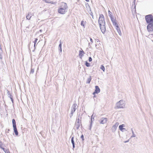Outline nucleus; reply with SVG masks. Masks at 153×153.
<instances>
[{
    "label": "nucleus",
    "mask_w": 153,
    "mask_h": 153,
    "mask_svg": "<svg viewBox=\"0 0 153 153\" xmlns=\"http://www.w3.org/2000/svg\"><path fill=\"white\" fill-rule=\"evenodd\" d=\"M99 24L102 32L104 33L106 31L105 23V18L103 14H101L98 20Z\"/></svg>",
    "instance_id": "nucleus-1"
},
{
    "label": "nucleus",
    "mask_w": 153,
    "mask_h": 153,
    "mask_svg": "<svg viewBox=\"0 0 153 153\" xmlns=\"http://www.w3.org/2000/svg\"><path fill=\"white\" fill-rule=\"evenodd\" d=\"M68 7L65 3H62L60 7L58 10V12L61 14H64L67 11Z\"/></svg>",
    "instance_id": "nucleus-2"
},
{
    "label": "nucleus",
    "mask_w": 153,
    "mask_h": 153,
    "mask_svg": "<svg viewBox=\"0 0 153 153\" xmlns=\"http://www.w3.org/2000/svg\"><path fill=\"white\" fill-rule=\"evenodd\" d=\"M145 19L147 24L153 23V16L152 14H149L146 15Z\"/></svg>",
    "instance_id": "nucleus-3"
},
{
    "label": "nucleus",
    "mask_w": 153,
    "mask_h": 153,
    "mask_svg": "<svg viewBox=\"0 0 153 153\" xmlns=\"http://www.w3.org/2000/svg\"><path fill=\"white\" fill-rule=\"evenodd\" d=\"M125 106L124 101L123 100H120L116 104V107L117 108H123Z\"/></svg>",
    "instance_id": "nucleus-4"
},
{
    "label": "nucleus",
    "mask_w": 153,
    "mask_h": 153,
    "mask_svg": "<svg viewBox=\"0 0 153 153\" xmlns=\"http://www.w3.org/2000/svg\"><path fill=\"white\" fill-rule=\"evenodd\" d=\"M77 108V104L76 103H74L72 105V110L70 114V117L72 116L73 113L75 111Z\"/></svg>",
    "instance_id": "nucleus-5"
},
{
    "label": "nucleus",
    "mask_w": 153,
    "mask_h": 153,
    "mask_svg": "<svg viewBox=\"0 0 153 153\" xmlns=\"http://www.w3.org/2000/svg\"><path fill=\"white\" fill-rule=\"evenodd\" d=\"M147 29L149 32H152L153 31V23L148 24L147 26Z\"/></svg>",
    "instance_id": "nucleus-6"
},
{
    "label": "nucleus",
    "mask_w": 153,
    "mask_h": 153,
    "mask_svg": "<svg viewBox=\"0 0 153 153\" xmlns=\"http://www.w3.org/2000/svg\"><path fill=\"white\" fill-rule=\"evenodd\" d=\"M108 119L105 117H102L99 120L100 123L101 124H104L106 123Z\"/></svg>",
    "instance_id": "nucleus-7"
},
{
    "label": "nucleus",
    "mask_w": 153,
    "mask_h": 153,
    "mask_svg": "<svg viewBox=\"0 0 153 153\" xmlns=\"http://www.w3.org/2000/svg\"><path fill=\"white\" fill-rule=\"evenodd\" d=\"M119 124V123L118 122H117L112 126L111 128V131L113 132H114L115 131Z\"/></svg>",
    "instance_id": "nucleus-8"
},
{
    "label": "nucleus",
    "mask_w": 153,
    "mask_h": 153,
    "mask_svg": "<svg viewBox=\"0 0 153 153\" xmlns=\"http://www.w3.org/2000/svg\"><path fill=\"white\" fill-rule=\"evenodd\" d=\"M95 89L94 92L93 93V94H98L100 92V89L98 86H95Z\"/></svg>",
    "instance_id": "nucleus-9"
},
{
    "label": "nucleus",
    "mask_w": 153,
    "mask_h": 153,
    "mask_svg": "<svg viewBox=\"0 0 153 153\" xmlns=\"http://www.w3.org/2000/svg\"><path fill=\"white\" fill-rule=\"evenodd\" d=\"M125 127L124 124H122L120 125L119 126V129L122 131H126V129L123 128V127Z\"/></svg>",
    "instance_id": "nucleus-10"
},
{
    "label": "nucleus",
    "mask_w": 153,
    "mask_h": 153,
    "mask_svg": "<svg viewBox=\"0 0 153 153\" xmlns=\"http://www.w3.org/2000/svg\"><path fill=\"white\" fill-rule=\"evenodd\" d=\"M81 125V123L76 122L75 123V127L77 129H79L80 125Z\"/></svg>",
    "instance_id": "nucleus-11"
},
{
    "label": "nucleus",
    "mask_w": 153,
    "mask_h": 153,
    "mask_svg": "<svg viewBox=\"0 0 153 153\" xmlns=\"http://www.w3.org/2000/svg\"><path fill=\"white\" fill-rule=\"evenodd\" d=\"M32 16V14L30 13L26 15V18L27 19L30 20Z\"/></svg>",
    "instance_id": "nucleus-12"
},
{
    "label": "nucleus",
    "mask_w": 153,
    "mask_h": 153,
    "mask_svg": "<svg viewBox=\"0 0 153 153\" xmlns=\"http://www.w3.org/2000/svg\"><path fill=\"white\" fill-rule=\"evenodd\" d=\"M14 132L16 135L17 136L18 135V132L16 127H13Z\"/></svg>",
    "instance_id": "nucleus-13"
},
{
    "label": "nucleus",
    "mask_w": 153,
    "mask_h": 153,
    "mask_svg": "<svg viewBox=\"0 0 153 153\" xmlns=\"http://www.w3.org/2000/svg\"><path fill=\"white\" fill-rule=\"evenodd\" d=\"M71 143H72V145H73V149H74L75 148V143H74V137H73L71 138Z\"/></svg>",
    "instance_id": "nucleus-14"
},
{
    "label": "nucleus",
    "mask_w": 153,
    "mask_h": 153,
    "mask_svg": "<svg viewBox=\"0 0 153 153\" xmlns=\"http://www.w3.org/2000/svg\"><path fill=\"white\" fill-rule=\"evenodd\" d=\"M116 30L118 32V33H119V35H121V33L120 30V27L119 26H117L116 27Z\"/></svg>",
    "instance_id": "nucleus-15"
},
{
    "label": "nucleus",
    "mask_w": 153,
    "mask_h": 153,
    "mask_svg": "<svg viewBox=\"0 0 153 153\" xmlns=\"http://www.w3.org/2000/svg\"><path fill=\"white\" fill-rule=\"evenodd\" d=\"M62 42H61V40L60 41V44L59 45V50L60 51V52H61L62 51Z\"/></svg>",
    "instance_id": "nucleus-16"
},
{
    "label": "nucleus",
    "mask_w": 153,
    "mask_h": 153,
    "mask_svg": "<svg viewBox=\"0 0 153 153\" xmlns=\"http://www.w3.org/2000/svg\"><path fill=\"white\" fill-rule=\"evenodd\" d=\"M86 22L85 21H84V20H82L81 22V25L82 26H83L84 28H85V25L86 24Z\"/></svg>",
    "instance_id": "nucleus-17"
},
{
    "label": "nucleus",
    "mask_w": 153,
    "mask_h": 153,
    "mask_svg": "<svg viewBox=\"0 0 153 153\" xmlns=\"http://www.w3.org/2000/svg\"><path fill=\"white\" fill-rule=\"evenodd\" d=\"M12 122L13 127H16V122L15 120L14 119H13L12 120Z\"/></svg>",
    "instance_id": "nucleus-18"
},
{
    "label": "nucleus",
    "mask_w": 153,
    "mask_h": 153,
    "mask_svg": "<svg viewBox=\"0 0 153 153\" xmlns=\"http://www.w3.org/2000/svg\"><path fill=\"white\" fill-rule=\"evenodd\" d=\"M91 79V76H90L87 79V81L86 82V83L87 84L90 83Z\"/></svg>",
    "instance_id": "nucleus-19"
},
{
    "label": "nucleus",
    "mask_w": 153,
    "mask_h": 153,
    "mask_svg": "<svg viewBox=\"0 0 153 153\" xmlns=\"http://www.w3.org/2000/svg\"><path fill=\"white\" fill-rule=\"evenodd\" d=\"M82 53H84L83 51L82 50V51H79V55L81 57L83 56V54Z\"/></svg>",
    "instance_id": "nucleus-20"
},
{
    "label": "nucleus",
    "mask_w": 153,
    "mask_h": 153,
    "mask_svg": "<svg viewBox=\"0 0 153 153\" xmlns=\"http://www.w3.org/2000/svg\"><path fill=\"white\" fill-rule=\"evenodd\" d=\"M9 97L10 98L11 100L13 103L14 102L13 99V96L11 94H10V96H9Z\"/></svg>",
    "instance_id": "nucleus-21"
},
{
    "label": "nucleus",
    "mask_w": 153,
    "mask_h": 153,
    "mask_svg": "<svg viewBox=\"0 0 153 153\" xmlns=\"http://www.w3.org/2000/svg\"><path fill=\"white\" fill-rule=\"evenodd\" d=\"M90 125L89 126V129L90 130H91V126H92V121L91 120V121L90 122Z\"/></svg>",
    "instance_id": "nucleus-22"
},
{
    "label": "nucleus",
    "mask_w": 153,
    "mask_h": 153,
    "mask_svg": "<svg viewBox=\"0 0 153 153\" xmlns=\"http://www.w3.org/2000/svg\"><path fill=\"white\" fill-rule=\"evenodd\" d=\"M92 16L93 18V15L92 11H91V9H90L89 11L88 12Z\"/></svg>",
    "instance_id": "nucleus-23"
},
{
    "label": "nucleus",
    "mask_w": 153,
    "mask_h": 153,
    "mask_svg": "<svg viewBox=\"0 0 153 153\" xmlns=\"http://www.w3.org/2000/svg\"><path fill=\"white\" fill-rule=\"evenodd\" d=\"M113 24L116 27L118 26L116 21L114 22L113 23Z\"/></svg>",
    "instance_id": "nucleus-24"
},
{
    "label": "nucleus",
    "mask_w": 153,
    "mask_h": 153,
    "mask_svg": "<svg viewBox=\"0 0 153 153\" xmlns=\"http://www.w3.org/2000/svg\"><path fill=\"white\" fill-rule=\"evenodd\" d=\"M100 69H101L104 72L105 71V68L103 65H101L100 67Z\"/></svg>",
    "instance_id": "nucleus-25"
},
{
    "label": "nucleus",
    "mask_w": 153,
    "mask_h": 153,
    "mask_svg": "<svg viewBox=\"0 0 153 153\" xmlns=\"http://www.w3.org/2000/svg\"><path fill=\"white\" fill-rule=\"evenodd\" d=\"M85 65L87 67H89L90 66V64L88 63L87 61H86L85 63Z\"/></svg>",
    "instance_id": "nucleus-26"
},
{
    "label": "nucleus",
    "mask_w": 153,
    "mask_h": 153,
    "mask_svg": "<svg viewBox=\"0 0 153 153\" xmlns=\"http://www.w3.org/2000/svg\"><path fill=\"white\" fill-rule=\"evenodd\" d=\"M81 119H79V118H76V122L81 123Z\"/></svg>",
    "instance_id": "nucleus-27"
},
{
    "label": "nucleus",
    "mask_w": 153,
    "mask_h": 153,
    "mask_svg": "<svg viewBox=\"0 0 153 153\" xmlns=\"http://www.w3.org/2000/svg\"><path fill=\"white\" fill-rule=\"evenodd\" d=\"M108 15L110 17V16H113L112 15L111 12H110V11L109 10H108Z\"/></svg>",
    "instance_id": "nucleus-28"
},
{
    "label": "nucleus",
    "mask_w": 153,
    "mask_h": 153,
    "mask_svg": "<svg viewBox=\"0 0 153 153\" xmlns=\"http://www.w3.org/2000/svg\"><path fill=\"white\" fill-rule=\"evenodd\" d=\"M95 117V115H94V114H93L91 116V120H92V119H93V120H94V117Z\"/></svg>",
    "instance_id": "nucleus-29"
},
{
    "label": "nucleus",
    "mask_w": 153,
    "mask_h": 153,
    "mask_svg": "<svg viewBox=\"0 0 153 153\" xmlns=\"http://www.w3.org/2000/svg\"><path fill=\"white\" fill-rule=\"evenodd\" d=\"M34 72V69H33L31 68L30 73L33 74V73Z\"/></svg>",
    "instance_id": "nucleus-30"
},
{
    "label": "nucleus",
    "mask_w": 153,
    "mask_h": 153,
    "mask_svg": "<svg viewBox=\"0 0 153 153\" xmlns=\"http://www.w3.org/2000/svg\"><path fill=\"white\" fill-rule=\"evenodd\" d=\"M80 137L82 139V141H84V135L83 134H82L81 135Z\"/></svg>",
    "instance_id": "nucleus-31"
},
{
    "label": "nucleus",
    "mask_w": 153,
    "mask_h": 153,
    "mask_svg": "<svg viewBox=\"0 0 153 153\" xmlns=\"http://www.w3.org/2000/svg\"><path fill=\"white\" fill-rule=\"evenodd\" d=\"M77 118H79V119H82L81 116L80 115V114H79L78 115V117H77Z\"/></svg>",
    "instance_id": "nucleus-32"
},
{
    "label": "nucleus",
    "mask_w": 153,
    "mask_h": 153,
    "mask_svg": "<svg viewBox=\"0 0 153 153\" xmlns=\"http://www.w3.org/2000/svg\"><path fill=\"white\" fill-rule=\"evenodd\" d=\"M56 2H53V1H50L49 2V3H51V4H56Z\"/></svg>",
    "instance_id": "nucleus-33"
},
{
    "label": "nucleus",
    "mask_w": 153,
    "mask_h": 153,
    "mask_svg": "<svg viewBox=\"0 0 153 153\" xmlns=\"http://www.w3.org/2000/svg\"><path fill=\"white\" fill-rule=\"evenodd\" d=\"M0 148L2 149L5 152H6V150H7V149H5L4 148L2 147H1Z\"/></svg>",
    "instance_id": "nucleus-34"
},
{
    "label": "nucleus",
    "mask_w": 153,
    "mask_h": 153,
    "mask_svg": "<svg viewBox=\"0 0 153 153\" xmlns=\"http://www.w3.org/2000/svg\"><path fill=\"white\" fill-rule=\"evenodd\" d=\"M3 145V144L1 140H0V148L1 147H2V146Z\"/></svg>",
    "instance_id": "nucleus-35"
},
{
    "label": "nucleus",
    "mask_w": 153,
    "mask_h": 153,
    "mask_svg": "<svg viewBox=\"0 0 153 153\" xmlns=\"http://www.w3.org/2000/svg\"><path fill=\"white\" fill-rule=\"evenodd\" d=\"M88 60L89 62H91L92 61V59L91 57H90L89 58Z\"/></svg>",
    "instance_id": "nucleus-36"
},
{
    "label": "nucleus",
    "mask_w": 153,
    "mask_h": 153,
    "mask_svg": "<svg viewBox=\"0 0 153 153\" xmlns=\"http://www.w3.org/2000/svg\"><path fill=\"white\" fill-rule=\"evenodd\" d=\"M37 40H38V39L36 38L35 39V41H34V44H36V42H37Z\"/></svg>",
    "instance_id": "nucleus-37"
},
{
    "label": "nucleus",
    "mask_w": 153,
    "mask_h": 153,
    "mask_svg": "<svg viewBox=\"0 0 153 153\" xmlns=\"http://www.w3.org/2000/svg\"><path fill=\"white\" fill-rule=\"evenodd\" d=\"M136 137V135L134 133L131 136V137Z\"/></svg>",
    "instance_id": "nucleus-38"
},
{
    "label": "nucleus",
    "mask_w": 153,
    "mask_h": 153,
    "mask_svg": "<svg viewBox=\"0 0 153 153\" xmlns=\"http://www.w3.org/2000/svg\"><path fill=\"white\" fill-rule=\"evenodd\" d=\"M7 94H8V95L9 96H10V94H11L9 91L8 90H7Z\"/></svg>",
    "instance_id": "nucleus-39"
},
{
    "label": "nucleus",
    "mask_w": 153,
    "mask_h": 153,
    "mask_svg": "<svg viewBox=\"0 0 153 153\" xmlns=\"http://www.w3.org/2000/svg\"><path fill=\"white\" fill-rule=\"evenodd\" d=\"M46 2V3H49V2H50V1H49L48 0H44Z\"/></svg>",
    "instance_id": "nucleus-40"
},
{
    "label": "nucleus",
    "mask_w": 153,
    "mask_h": 153,
    "mask_svg": "<svg viewBox=\"0 0 153 153\" xmlns=\"http://www.w3.org/2000/svg\"><path fill=\"white\" fill-rule=\"evenodd\" d=\"M36 44H34V50H33V52L35 49H36Z\"/></svg>",
    "instance_id": "nucleus-41"
},
{
    "label": "nucleus",
    "mask_w": 153,
    "mask_h": 153,
    "mask_svg": "<svg viewBox=\"0 0 153 153\" xmlns=\"http://www.w3.org/2000/svg\"><path fill=\"white\" fill-rule=\"evenodd\" d=\"M116 21V20L115 19H112V20H111V21L112 22V23H113L114 22H115V21Z\"/></svg>",
    "instance_id": "nucleus-42"
},
{
    "label": "nucleus",
    "mask_w": 153,
    "mask_h": 153,
    "mask_svg": "<svg viewBox=\"0 0 153 153\" xmlns=\"http://www.w3.org/2000/svg\"><path fill=\"white\" fill-rule=\"evenodd\" d=\"M5 152L6 153H10V152L8 150H6V152Z\"/></svg>",
    "instance_id": "nucleus-43"
},
{
    "label": "nucleus",
    "mask_w": 153,
    "mask_h": 153,
    "mask_svg": "<svg viewBox=\"0 0 153 153\" xmlns=\"http://www.w3.org/2000/svg\"><path fill=\"white\" fill-rule=\"evenodd\" d=\"M10 131V130L9 129H7L6 130V132H7L8 133Z\"/></svg>",
    "instance_id": "nucleus-44"
},
{
    "label": "nucleus",
    "mask_w": 153,
    "mask_h": 153,
    "mask_svg": "<svg viewBox=\"0 0 153 153\" xmlns=\"http://www.w3.org/2000/svg\"><path fill=\"white\" fill-rule=\"evenodd\" d=\"M110 18H111V21L112 19H114V18H113V16H110Z\"/></svg>",
    "instance_id": "nucleus-45"
},
{
    "label": "nucleus",
    "mask_w": 153,
    "mask_h": 153,
    "mask_svg": "<svg viewBox=\"0 0 153 153\" xmlns=\"http://www.w3.org/2000/svg\"><path fill=\"white\" fill-rule=\"evenodd\" d=\"M90 38V41L92 43L93 42V40H92V38Z\"/></svg>",
    "instance_id": "nucleus-46"
},
{
    "label": "nucleus",
    "mask_w": 153,
    "mask_h": 153,
    "mask_svg": "<svg viewBox=\"0 0 153 153\" xmlns=\"http://www.w3.org/2000/svg\"><path fill=\"white\" fill-rule=\"evenodd\" d=\"M131 130L132 131V134H134V132L133 131V129L132 128H131Z\"/></svg>",
    "instance_id": "nucleus-47"
},
{
    "label": "nucleus",
    "mask_w": 153,
    "mask_h": 153,
    "mask_svg": "<svg viewBox=\"0 0 153 153\" xmlns=\"http://www.w3.org/2000/svg\"><path fill=\"white\" fill-rule=\"evenodd\" d=\"M129 141V140H126V141H124V142L125 143H127V142H128Z\"/></svg>",
    "instance_id": "nucleus-48"
},
{
    "label": "nucleus",
    "mask_w": 153,
    "mask_h": 153,
    "mask_svg": "<svg viewBox=\"0 0 153 153\" xmlns=\"http://www.w3.org/2000/svg\"><path fill=\"white\" fill-rule=\"evenodd\" d=\"M96 41L97 42H99V40L98 39H96Z\"/></svg>",
    "instance_id": "nucleus-49"
},
{
    "label": "nucleus",
    "mask_w": 153,
    "mask_h": 153,
    "mask_svg": "<svg viewBox=\"0 0 153 153\" xmlns=\"http://www.w3.org/2000/svg\"><path fill=\"white\" fill-rule=\"evenodd\" d=\"M135 0H134L133 2V4H135Z\"/></svg>",
    "instance_id": "nucleus-50"
},
{
    "label": "nucleus",
    "mask_w": 153,
    "mask_h": 153,
    "mask_svg": "<svg viewBox=\"0 0 153 153\" xmlns=\"http://www.w3.org/2000/svg\"><path fill=\"white\" fill-rule=\"evenodd\" d=\"M87 2H88L89 1V0H85Z\"/></svg>",
    "instance_id": "nucleus-51"
},
{
    "label": "nucleus",
    "mask_w": 153,
    "mask_h": 153,
    "mask_svg": "<svg viewBox=\"0 0 153 153\" xmlns=\"http://www.w3.org/2000/svg\"><path fill=\"white\" fill-rule=\"evenodd\" d=\"M39 31L40 32H42V30H40Z\"/></svg>",
    "instance_id": "nucleus-52"
},
{
    "label": "nucleus",
    "mask_w": 153,
    "mask_h": 153,
    "mask_svg": "<svg viewBox=\"0 0 153 153\" xmlns=\"http://www.w3.org/2000/svg\"><path fill=\"white\" fill-rule=\"evenodd\" d=\"M39 70V68L38 67L37 69V71Z\"/></svg>",
    "instance_id": "nucleus-53"
},
{
    "label": "nucleus",
    "mask_w": 153,
    "mask_h": 153,
    "mask_svg": "<svg viewBox=\"0 0 153 153\" xmlns=\"http://www.w3.org/2000/svg\"><path fill=\"white\" fill-rule=\"evenodd\" d=\"M97 45H96H96H95V46H96H96H97Z\"/></svg>",
    "instance_id": "nucleus-54"
},
{
    "label": "nucleus",
    "mask_w": 153,
    "mask_h": 153,
    "mask_svg": "<svg viewBox=\"0 0 153 153\" xmlns=\"http://www.w3.org/2000/svg\"><path fill=\"white\" fill-rule=\"evenodd\" d=\"M27 27L29 28V27Z\"/></svg>",
    "instance_id": "nucleus-55"
}]
</instances>
